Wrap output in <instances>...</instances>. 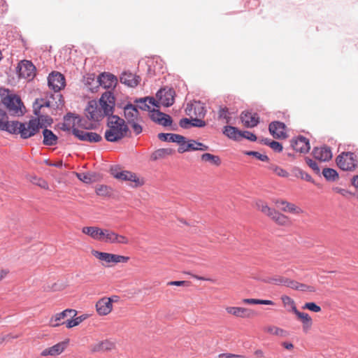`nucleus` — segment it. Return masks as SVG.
Masks as SVG:
<instances>
[{
    "mask_svg": "<svg viewBox=\"0 0 358 358\" xmlns=\"http://www.w3.org/2000/svg\"><path fill=\"white\" fill-rule=\"evenodd\" d=\"M10 274V269L8 268H0V283Z\"/></svg>",
    "mask_w": 358,
    "mask_h": 358,
    "instance_id": "nucleus-61",
    "label": "nucleus"
},
{
    "mask_svg": "<svg viewBox=\"0 0 358 358\" xmlns=\"http://www.w3.org/2000/svg\"><path fill=\"white\" fill-rule=\"evenodd\" d=\"M49 102H44V103H39L38 101L37 100L34 103V114L36 115V117L33 118L34 120H37L39 122V125H38V129H42L43 127H45V129L48 127V126H50L52 122H53V120L52 119L48 116V115H41L40 114V110L41 108L44 107V106H49Z\"/></svg>",
    "mask_w": 358,
    "mask_h": 358,
    "instance_id": "nucleus-9",
    "label": "nucleus"
},
{
    "mask_svg": "<svg viewBox=\"0 0 358 358\" xmlns=\"http://www.w3.org/2000/svg\"><path fill=\"white\" fill-rule=\"evenodd\" d=\"M172 124L171 117L167 115L164 114V116L159 120L158 124H160L164 127L170 126Z\"/></svg>",
    "mask_w": 358,
    "mask_h": 358,
    "instance_id": "nucleus-52",
    "label": "nucleus"
},
{
    "mask_svg": "<svg viewBox=\"0 0 358 358\" xmlns=\"http://www.w3.org/2000/svg\"><path fill=\"white\" fill-rule=\"evenodd\" d=\"M104 243L108 244L128 245L129 244V239L124 235L107 229Z\"/></svg>",
    "mask_w": 358,
    "mask_h": 358,
    "instance_id": "nucleus-13",
    "label": "nucleus"
},
{
    "mask_svg": "<svg viewBox=\"0 0 358 358\" xmlns=\"http://www.w3.org/2000/svg\"><path fill=\"white\" fill-rule=\"evenodd\" d=\"M34 184H36V185L41 187V188H43V189H48V182L41 179V178H34V180L32 181Z\"/></svg>",
    "mask_w": 358,
    "mask_h": 358,
    "instance_id": "nucleus-60",
    "label": "nucleus"
},
{
    "mask_svg": "<svg viewBox=\"0 0 358 358\" xmlns=\"http://www.w3.org/2000/svg\"><path fill=\"white\" fill-rule=\"evenodd\" d=\"M297 290H301V291H303V292H314L315 291V287L313 286L299 283L298 287H297Z\"/></svg>",
    "mask_w": 358,
    "mask_h": 358,
    "instance_id": "nucleus-57",
    "label": "nucleus"
},
{
    "mask_svg": "<svg viewBox=\"0 0 358 358\" xmlns=\"http://www.w3.org/2000/svg\"><path fill=\"white\" fill-rule=\"evenodd\" d=\"M72 133L79 140L87 141L90 143L99 142L102 139L101 136L96 132L86 131L73 128L72 130Z\"/></svg>",
    "mask_w": 358,
    "mask_h": 358,
    "instance_id": "nucleus-16",
    "label": "nucleus"
},
{
    "mask_svg": "<svg viewBox=\"0 0 358 358\" xmlns=\"http://www.w3.org/2000/svg\"><path fill=\"white\" fill-rule=\"evenodd\" d=\"M118 296H103L99 299L95 303V309L98 315L106 316L113 310V303L117 301Z\"/></svg>",
    "mask_w": 358,
    "mask_h": 358,
    "instance_id": "nucleus-5",
    "label": "nucleus"
},
{
    "mask_svg": "<svg viewBox=\"0 0 358 358\" xmlns=\"http://www.w3.org/2000/svg\"><path fill=\"white\" fill-rule=\"evenodd\" d=\"M247 155H252L262 162H266L268 159V157L266 155H262L258 152L250 151L247 152Z\"/></svg>",
    "mask_w": 358,
    "mask_h": 358,
    "instance_id": "nucleus-58",
    "label": "nucleus"
},
{
    "mask_svg": "<svg viewBox=\"0 0 358 358\" xmlns=\"http://www.w3.org/2000/svg\"><path fill=\"white\" fill-rule=\"evenodd\" d=\"M43 143L45 145H55L58 141V137L50 129H44L43 130Z\"/></svg>",
    "mask_w": 358,
    "mask_h": 358,
    "instance_id": "nucleus-33",
    "label": "nucleus"
},
{
    "mask_svg": "<svg viewBox=\"0 0 358 358\" xmlns=\"http://www.w3.org/2000/svg\"><path fill=\"white\" fill-rule=\"evenodd\" d=\"M292 147L294 150L301 153H306L310 149L309 140L304 136H299L292 140Z\"/></svg>",
    "mask_w": 358,
    "mask_h": 358,
    "instance_id": "nucleus-22",
    "label": "nucleus"
},
{
    "mask_svg": "<svg viewBox=\"0 0 358 358\" xmlns=\"http://www.w3.org/2000/svg\"><path fill=\"white\" fill-rule=\"evenodd\" d=\"M38 125V121L33 118L24 122L11 121L8 122L4 131L12 134H19L22 138L27 139L39 132Z\"/></svg>",
    "mask_w": 358,
    "mask_h": 358,
    "instance_id": "nucleus-1",
    "label": "nucleus"
},
{
    "mask_svg": "<svg viewBox=\"0 0 358 358\" xmlns=\"http://www.w3.org/2000/svg\"><path fill=\"white\" fill-rule=\"evenodd\" d=\"M267 169L279 177L287 178L289 176V173L285 169L275 164H268Z\"/></svg>",
    "mask_w": 358,
    "mask_h": 358,
    "instance_id": "nucleus-37",
    "label": "nucleus"
},
{
    "mask_svg": "<svg viewBox=\"0 0 358 358\" xmlns=\"http://www.w3.org/2000/svg\"><path fill=\"white\" fill-rule=\"evenodd\" d=\"M338 166L343 171H354L357 165V156L350 152L341 153L336 159Z\"/></svg>",
    "mask_w": 358,
    "mask_h": 358,
    "instance_id": "nucleus-4",
    "label": "nucleus"
},
{
    "mask_svg": "<svg viewBox=\"0 0 358 358\" xmlns=\"http://www.w3.org/2000/svg\"><path fill=\"white\" fill-rule=\"evenodd\" d=\"M255 206L257 210L261 211L268 217H270L271 215L275 210L274 208L269 207L266 202L262 200L257 201L255 203Z\"/></svg>",
    "mask_w": 358,
    "mask_h": 358,
    "instance_id": "nucleus-39",
    "label": "nucleus"
},
{
    "mask_svg": "<svg viewBox=\"0 0 358 358\" xmlns=\"http://www.w3.org/2000/svg\"><path fill=\"white\" fill-rule=\"evenodd\" d=\"M303 309H307L314 313H319L321 311V307L317 305L314 302H308L306 303L302 307Z\"/></svg>",
    "mask_w": 358,
    "mask_h": 358,
    "instance_id": "nucleus-49",
    "label": "nucleus"
},
{
    "mask_svg": "<svg viewBox=\"0 0 358 358\" xmlns=\"http://www.w3.org/2000/svg\"><path fill=\"white\" fill-rule=\"evenodd\" d=\"M18 74L20 78L31 80L36 75L34 65L28 60L22 61L17 66Z\"/></svg>",
    "mask_w": 358,
    "mask_h": 358,
    "instance_id": "nucleus-12",
    "label": "nucleus"
},
{
    "mask_svg": "<svg viewBox=\"0 0 358 358\" xmlns=\"http://www.w3.org/2000/svg\"><path fill=\"white\" fill-rule=\"evenodd\" d=\"M306 162L313 169V171H314L316 173H320V168L316 162H315L314 160H313L311 159L306 158Z\"/></svg>",
    "mask_w": 358,
    "mask_h": 358,
    "instance_id": "nucleus-53",
    "label": "nucleus"
},
{
    "mask_svg": "<svg viewBox=\"0 0 358 358\" xmlns=\"http://www.w3.org/2000/svg\"><path fill=\"white\" fill-rule=\"evenodd\" d=\"M138 108L143 110H151V106L159 107L157 104V101L154 98L146 97L144 99H140L138 101Z\"/></svg>",
    "mask_w": 358,
    "mask_h": 358,
    "instance_id": "nucleus-35",
    "label": "nucleus"
},
{
    "mask_svg": "<svg viewBox=\"0 0 358 358\" xmlns=\"http://www.w3.org/2000/svg\"><path fill=\"white\" fill-rule=\"evenodd\" d=\"M298 285H299L298 282L286 278V282H285V286L290 287L294 289H297Z\"/></svg>",
    "mask_w": 358,
    "mask_h": 358,
    "instance_id": "nucleus-63",
    "label": "nucleus"
},
{
    "mask_svg": "<svg viewBox=\"0 0 358 358\" xmlns=\"http://www.w3.org/2000/svg\"><path fill=\"white\" fill-rule=\"evenodd\" d=\"M107 229H101L98 227H84L82 229V232L91 237L94 240L103 242L105 241V236Z\"/></svg>",
    "mask_w": 358,
    "mask_h": 358,
    "instance_id": "nucleus-19",
    "label": "nucleus"
},
{
    "mask_svg": "<svg viewBox=\"0 0 358 358\" xmlns=\"http://www.w3.org/2000/svg\"><path fill=\"white\" fill-rule=\"evenodd\" d=\"M92 255L100 261L105 262L109 264L111 263H127L130 259L129 257L123 256L120 255L112 254L104 252H99L98 250H93L92 251Z\"/></svg>",
    "mask_w": 358,
    "mask_h": 358,
    "instance_id": "nucleus-7",
    "label": "nucleus"
},
{
    "mask_svg": "<svg viewBox=\"0 0 358 358\" xmlns=\"http://www.w3.org/2000/svg\"><path fill=\"white\" fill-rule=\"evenodd\" d=\"M263 331L264 333L269 335L276 336L282 338L287 337L289 335V333L286 330L273 324L264 326Z\"/></svg>",
    "mask_w": 358,
    "mask_h": 358,
    "instance_id": "nucleus-31",
    "label": "nucleus"
},
{
    "mask_svg": "<svg viewBox=\"0 0 358 358\" xmlns=\"http://www.w3.org/2000/svg\"><path fill=\"white\" fill-rule=\"evenodd\" d=\"M223 134L233 140L238 141L241 138V131L232 126H225Z\"/></svg>",
    "mask_w": 358,
    "mask_h": 358,
    "instance_id": "nucleus-34",
    "label": "nucleus"
},
{
    "mask_svg": "<svg viewBox=\"0 0 358 358\" xmlns=\"http://www.w3.org/2000/svg\"><path fill=\"white\" fill-rule=\"evenodd\" d=\"M268 130L270 134L275 138H286L287 137L286 133V125L281 122L275 121L269 124Z\"/></svg>",
    "mask_w": 358,
    "mask_h": 358,
    "instance_id": "nucleus-21",
    "label": "nucleus"
},
{
    "mask_svg": "<svg viewBox=\"0 0 358 358\" xmlns=\"http://www.w3.org/2000/svg\"><path fill=\"white\" fill-rule=\"evenodd\" d=\"M174 153V150L170 148H162L157 150L155 152V159L164 158L166 156L171 155Z\"/></svg>",
    "mask_w": 358,
    "mask_h": 358,
    "instance_id": "nucleus-45",
    "label": "nucleus"
},
{
    "mask_svg": "<svg viewBox=\"0 0 358 358\" xmlns=\"http://www.w3.org/2000/svg\"><path fill=\"white\" fill-rule=\"evenodd\" d=\"M3 102L11 115L22 116L25 112V107L20 98L15 94L4 97Z\"/></svg>",
    "mask_w": 358,
    "mask_h": 358,
    "instance_id": "nucleus-3",
    "label": "nucleus"
},
{
    "mask_svg": "<svg viewBox=\"0 0 358 358\" xmlns=\"http://www.w3.org/2000/svg\"><path fill=\"white\" fill-rule=\"evenodd\" d=\"M201 159L203 162H209L210 164L218 166L221 164V159L219 156L214 155L210 153H204L201 156Z\"/></svg>",
    "mask_w": 358,
    "mask_h": 358,
    "instance_id": "nucleus-38",
    "label": "nucleus"
},
{
    "mask_svg": "<svg viewBox=\"0 0 358 358\" xmlns=\"http://www.w3.org/2000/svg\"><path fill=\"white\" fill-rule=\"evenodd\" d=\"M297 319L300 320L302 324V329L304 333H308L313 326V319L306 313L300 312L297 310L294 313Z\"/></svg>",
    "mask_w": 358,
    "mask_h": 358,
    "instance_id": "nucleus-28",
    "label": "nucleus"
},
{
    "mask_svg": "<svg viewBox=\"0 0 358 358\" xmlns=\"http://www.w3.org/2000/svg\"><path fill=\"white\" fill-rule=\"evenodd\" d=\"M8 116L6 112L0 109V130L4 131L6 129V125L8 124Z\"/></svg>",
    "mask_w": 358,
    "mask_h": 358,
    "instance_id": "nucleus-48",
    "label": "nucleus"
},
{
    "mask_svg": "<svg viewBox=\"0 0 358 358\" xmlns=\"http://www.w3.org/2000/svg\"><path fill=\"white\" fill-rule=\"evenodd\" d=\"M226 312L231 315L242 319H249L254 316L255 312L250 308L239 306H227Z\"/></svg>",
    "mask_w": 358,
    "mask_h": 358,
    "instance_id": "nucleus-14",
    "label": "nucleus"
},
{
    "mask_svg": "<svg viewBox=\"0 0 358 358\" xmlns=\"http://www.w3.org/2000/svg\"><path fill=\"white\" fill-rule=\"evenodd\" d=\"M112 174L117 179L131 182V185L134 187H141L144 185V180L143 179L139 178L136 173L128 171H118L112 169Z\"/></svg>",
    "mask_w": 358,
    "mask_h": 358,
    "instance_id": "nucleus-8",
    "label": "nucleus"
},
{
    "mask_svg": "<svg viewBox=\"0 0 358 358\" xmlns=\"http://www.w3.org/2000/svg\"><path fill=\"white\" fill-rule=\"evenodd\" d=\"M85 115L88 120L96 122L101 120L106 116L99 107L97 101L94 100L88 103L85 110Z\"/></svg>",
    "mask_w": 358,
    "mask_h": 358,
    "instance_id": "nucleus-11",
    "label": "nucleus"
},
{
    "mask_svg": "<svg viewBox=\"0 0 358 358\" xmlns=\"http://www.w3.org/2000/svg\"><path fill=\"white\" fill-rule=\"evenodd\" d=\"M124 117L128 122L138 120L139 113L136 107L132 104H127L124 108Z\"/></svg>",
    "mask_w": 358,
    "mask_h": 358,
    "instance_id": "nucleus-32",
    "label": "nucleus"
},
{
    "mask_svg": "<svg viewBox=\"0 0 358 358\" xmlns=\"http://www.w3.org/2000/svg\"><path fill=\"white\" fill-rule=\"evenodd\" d=\"M48 85L55 92H59L65 87L64 76L59 72H53L48 76Z\"/></svg>",
    "mask_w": 358,
    "mask_h": 358,
    "instance_id": "nucleus-18",
    "label": "nucleus"
},
{
    "mask_svg": "<svg viewBox=\"0 0 358 358\" xmlns=\"http://www.w3.org/2000/svg\"><path fill=\"white\" fill-rule=\"evenodd\" d=\"M270 218L278 225L282 227H289L292 224L291 219L287 215L280 213L275 209L271 215Z\"/></svg>",
    "mask_w": 358,
    "mask_h": 358,
    "instance_id": "nucleus-30",
    "label": "nucleus"
},
{
    "mask_svg": "<svg viewBox=\"0 0 358 358\" xmlns=\"http://www.w3.org/2000/svg\"><path fill=\"white\" fill-rule=\"evenodd\" d=\"M141 81V78L130 72H124L120 76V82L130 87H136Z\"/></svg>",
    "mask_w": 358,
    "mask_h": 358,
    "instance_id": "nucleus-27",
    "label": "nucleus"
},
{
    "mask_svg": "<svg viewBox=\"0 0 358 358\" xmlns=\"http://www.w3.org/2000/svg\"><path fill=\"white\" fill-rule=\"evenodd\" d=\"M269 283H271L275 285H284L286 282V278L283 276H277L274 278H271L268 280Z\"/></svg>",
    "mask_w": 358,
    "mask_h": 358,
    "instance_id": "nucleus-51",
    "label": "nucleus"
},
{
    "mask_svg": "<svg viewBox=\"0 0 358 358\" xmlns=\"http://www.w3.org/2000/svg\"><path fill=\"white\" fill-rule=\"evenodd\" d=\"M108 127L105 132V138L109 142L121 140L127 135L128 131L124 120L117 115L108 117Z\"/></svg>",
    "mask_w": 358,
    "mask_h": 358,
    "instance_id": "nucleus-2",
    "label": "nucleus"
},
{
    "mask_svg": "<svg viewBox=\"0 0 358 358\" xmlns=\"http://www.w3.org/2000/svg\"><path fill=\"white\" fill-rule=\"evenodd\" d=\"M187 148H189V151H196V150L206 151V150H208V145H206L202 143L196 141L194 140H189L188 141Z\"/></svg>",
    "mask_w": 358,
    "mask_h": 358,
    "instance_id": "nucleus-40",
    "label": "nucleus"
},
{
    "mask_svg": "<svg viewBox=\"0 0 358 358\" xmlns=\"http://www.w3.org/2000/svg\"><path fill=\"white\" fill-rule=\"evenodd\" d=\"M69 343V340L66 339L65 341L59 342L51 347L45 348L41 352V355L43 357L59 355L68 347Z\"/></svg>",
    "mask_w": 358,
    "mask_h": 358,
    "instance_id": "nucleus-20",
    "label": "nucleus"
},
{
    "mask_svg": "<svg viewBox=\"0 0 358 358\" xmlns=\"http://www.w3.org/2000/svg\"><path fill=\"white\" fill-rule=\"evenodd\" d=\"M270 148L277 152H282L283 149L282 144L275 141H273L270 143Z\"/></svg>",
    "mask_w": 358,
    "mask_h": 358,
    "instance_id": "nucleus-59",
    "label": "nucleus"
},
{
    "mask_svg": "<svg viewBox=\"0 0 358 358\" xmlns=\"http://www.w3.org/2000/svg\"><path fill=\"white\" fill-rule=\"evenodd\" d=\"M99 82L100 85L104 88H112L114 87L117 82V80L115 76L111 73H103L99 77Z\"/></svg>",
    "mask_w": 358,
    "mask_h": 358,
    "instance_id": "nucleus-29",
    "label": "nucleus"
},
{
    "mask_svg": "<svg viewBox=\"0 0 358 358\" xmlns=\"http://www.w3.org/2000/svg\"><path fill=\"white\" fill-rule=\"evenodd\" d=\"M115 348V344L109 341L103 340L91 345L90 350L92 352H101L110 351Z\"/></svg>",
    "mask_w": 358,
    "mask_h": 358,
    "instance_id": "nucleus-26",
    "label": "nucleus"
},
{
    "mask_svg": "<svg viewBox=\"0 0 358 358\" xmlns=\"http://www.w3.org/2000/svg\"><path fill=\"white\" fill-rule=\"evenodd\" d=\"M158 138L162 141L180 143L183 139V136L176 134L159 133Z\"/></svg>",
    "mask_w": 358,
    "mask_h": 358,
    "instance_id": "nucleus-36",
    "label": "nucleus"
},
{
    "mask_svg": "<svg viewBox=\"0 0 358 358\" xmlns=\"http://www.w3.org/2000/svg\"><path fill=\"white\" fill-rule=\"evenodd\" d=\"M322 174L328 180L334 181L338 178V175L336 170L333 169L326 168L323 169Z\"/></svg>",
    "mask_w": 358,
    "mask_h": 358,
    "instance_id": "nucleus-44",
    "label": "nucleus"
},
{
    "mask_svg": "<svg viewBox=\"0 0 358 358\" xmlns=\"http://www.w3.org/2000/svg\"><path fill=\"white\" fill-rule=\"evenodd\" d=\"M86 315H82L77 317H70V319L66 320L65 325L68 329H71L72 327H76L79 325L83 321L87 319Z\"/></svg>",
    "mask_w": 358,
    "mask_h": 358,
    "instance_id": "nucleus-41",
    "label": "nucleus"
},
{
    "mask_svg": "<svg viewBox=\"0 0 358 358\" xmlns=\"http://www.w3.org/2000/svg\"><path fill=\"white\" fill-rule=\"evenodd\" d=\"M280 299L282 302L284 307L290 308V310L294 313L298 310L296 307L294 301L287 295H282Z\"/></svg>",
    "mask_w": 358,
    "mask_h": 358,
    "instance_id": "nucleus-42",
    "label": "nucleus"
},
{
    "mask_svg": "<svg viewBox=\"0 0 358 358\" xmlns=\"http://www.w3.org/2000/svg\"><path fill=\"white\" fill-rule=\"evenodd\" d=\"M165 113L160 112L159 110L152 109L150 110V118L156 123H159L161 118Z\"/></svg>",
    "mask_w": 358,
    "mask_h": 358,
    "instance_id": "nucleus-50",
    "label": "nucleus"
},
{
    "mask_svg": "<svg viewBox=\"0 0 358 358\" xmlns=\"http://www.w3.org/2000/svg\"><path fill=\"white\" fill-rule=\"evenodd\" d=\"M275 204L278 207L280 208L282 211L285 213L294 215H300L303 213V210L300 207L285 200H278L275 201Z\"/></svg>",
    "mask_w": 358,
    "mask_h": 358,
    "instance_id": "nucleus-24",
    "label": "nucleus"
},
{
    "mask_svg": "<svg viewBox=\"0 0 358 358\" xmlns=\"http://www.w3.org/2000/svg\"><path fill=\"white\" fill-rule=\"evenodd\" d=\"M242 138L248 139L250 141H255L257 140L256 135L248 131H241V138Z\"/></svg>",
    "mask_w": 358,
    "mask_h": 358,
    "instance_id": "nucleus-55",
    "label": "nucleus"
},
{
    "mask_svg": "<svg viewBox=\"0 0 358 358\" xmlns=\"http://www.w3.org/2000/svg\"><path fill=\"white\" fill-rule=\"evenodd\" d=\"M175 95V91L170 88L160 90L156 96L158 99V103L164 106L169 107L173 104Z\"/></svg>",
    "mask_w": 358,
    "mask_h": 358,
    "instance_id": "nucleus-17",
    "label": "nucleus"
},
{
    "mask_svg": "<svg viewBox=\"0 0 358 358\" xmlns=\"http://www.w3.org/2000/svg\"><path fill=\"white\" fill-rule=\"evenodd\" d=\"M243 303L245 304H250V305H271L273 306L274 302L271 300H264V299H243Z\"/></svg>",
    "mask_w": 358,
    "mask_h": 358,
    "instance_id": "nucleus-43",
    "label": "nucleus"
},
{
    "mask_svg": "<svg viewBox=\"0 0 358 358\" xmlns=\"http://www.w3.org/2000/svg\"><path fill=\"white\" fill-rule=\"evenodd\" d=\"M99 107L102 110L106 116H112L115 105V99L113 93L110 91L104 92L99 101Z\"/></svg>",
    "mask_w": 358,
    "mask_h": 358,
    "instance_id": "nucleus-6",
    "label": "nucleus"
},
{
    "mask_svg": "<svg viewBox=\"0 0 358 358\" xmlns=\"http://www.w3.org/2000/svg\"><path fill=\"white\" fill-rule=\"evenodd\" d=\"M181 141L180 143H178L179 144L178 152L180 153L189 152V148H187L188 141H186L185 138L183 136V139Z\"/></svg>",
    "mask_w": 358,
    "mask_h": 358,
    "instance_id": "nucleus-56",
    "label": "nucleus"
},
{
    "mask_svg": "<svg viewBox=\"0 0 358 358\" xmlns=\"http://www.w3.org/2000/svg\"><path fill=\"white\" fill-rule=\"evenodd\" d=\"M240 118L243 125L248 128L254 127L259 122L258 115L248 111H243L241 114Z\"/></svg>",
    "mask_w": 358,
    "mask_h": 358,
    "instance_id": "nucleus-23",
    "label": "nucleus"
},
{
    "mask_svg": "<svg viewBox=\"0 0 358 358\" xmlns=\"http://www.w3.org/2000/svg\"><path fill=\"white\" fill-rule=\"evenodd\" d=\"M96 193L102 196L110 195L111 193V188L106 185H99L96 187Z\"/></svg>",
    "mask_w": 358,
    "mask_h": 358,
    "instance_id": "nucleus-47",
    "label": "nucleus"
},
{
    "mask_svg": "<svg viewBox=\"0 0 358 358\" xmlns=\"http://www.w3.org/2000/svg\"><path fill=\"white\" fill-rule=\"evenodd\" d=\"M229 110L227 107L221 108L218 112L219 120H223L225 123L228 124L230 122L231 117Z\"/></svg>",
    "mask_w": 358,
    "mask_h": 358,
    "instance_id": "nucleus-46",
    "label": "nucleus"
},
{
    "mask_svg": "<svg viewBox=\"0 0 358 358\" xmlns=\"http://www.w3.org/2000/svg\"><path fill=\"white\" fill-rule=\"evenodd\" d=\"M313 155L315 159L320 160V162H327L332 158L331 150L327 146L315 148L313 151Z\"/></svg>",
    "mask_w": 358,
    "mask_h": 358,
    "instance_id": "nucleus-25",
    "label": "nucleus"
},
{
    "mask_svg": "<svg viewBox=\"0 0 358 358\" xmlns=\"http://www.w3.org/2000/svg\"><path fill=\"white\" fill-rule=\"evenodd\" d=\"M186 114L190 117L195 116L196 117H204L206 110L204 104L200 101H194L187 103L186 109Z\"/></svg>",
    "mask_w": 358,
    "mask_h": 358,
    "instance_id": "nucleus-15",
    "label": "nucleus"
},
{
    "mask_svg": "<svg viewBox=\"0 0 358 358\" xmlns=\"http://www.w3.org/2000/svg\"><path fill=\"white\" fill-rule=\"evenodd\" d=\"M78 178L85 183H90L92 182V177L90 174L80 173L77 174Z\"/></svg>",
    "mask_w": 358,
    "mask_h": 358,
    "instance_id": "nucleus-62",
    "label": "nucleus"
},
{
    "mask_svg": "<svg viewBox=\"0 0 358 358\" xmlns=\"http://www.w3.org/2000/svg\"><path fill=\"white\" fill-rule=\"evenodd\" d=\"M77 315V311L74 309H66L62 312L55 313L51 316L49 320V325L52 327H57L65 324V319L68 317H74Z\"/></svg>",
    "mask_w": 358,
    "mask_h": 358,
    "instance_id": "nucleus-10",
    "label": "nucleus"
},
{
    "mask_svg": "<svg viewBox=\"0 0 358 358\" xmlns=\"http://www.w3.org/2000/svg\"><path fill=\"white\" fill-rule=\"evenodd\" d=\"M130 123L131 124V127L136 134H139L141 133L142 127L138 124L136 123L135 121Z\"/></svg>",
    "mask_w": 358,
    "mask_h": 358,
    "instance_id": "nucleus-64",
    "label": "nucleus"
},
{
    "mask_svg": "<svg viewBox=\"0 0 358 358\" xmlns=\"http://www.w3.org/2000/svg\"><path fill=\"white\" fill-rule=\"evenodd\" d=\"M200 117H195L191 120V125L196 127H203L206 126L205 121L201 120Z\"/></svg>",
    "mask_w": 358,
    "mask_h": 358,
    "instance_id": "nucleus-54",
    "label": "nucleus"
}]
</instances>
